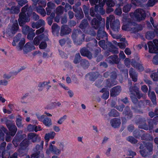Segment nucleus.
<instances>
[{"label": "nucleus", "mask_w": 158, "mask_h": 158, "mask_svg": "<svg viewBox=\"0 0 158 158\" xmlns=\"http://www.w3.org/2000/svg\"><path fill=\"white\" fill-rule=\"evenodd\" d=\"M71 37L74 42L80 45L84 41L85 35L79 29H77L73 31Z\"/></svg>", "instance_id": "1"}, {"label": "nucleus", "mask_w": 158, "mask_h": 158, "mask_svg": "<svg viewBox=\"0 0 158 158\" xmlns=\"http://www.w3.org/2000/svg\"><path fill=\"white\" fill-rule=\"evenodd\" d=\"M25 41L24 39L23 38L19 42L18 47L20 50H22L23 49L24 52L27 53L35 49V47L30 43H27L25 44L24 47H23L25 44Z\"/></svg>", "instance_id": "2"}, {"label": "nucleus", "mask_w": 158, "mask_h": 158, "mask_svg": "<svg viewBox=\"0 0 158 158\" xmlns=\"http://www.w3.org/2000/svg\"><path fill=\"white\" fill-rule=\"evenodd\" d=\"M133 15L136 20L139 22L144 20L146 16L145 11L141 9H136L133 13Z\"/></svg>", "instance_id": "3"}, {"label": "nucleus", "mask_w": 158, "mask_h": 158, "mask_svg": "<svg viewBox=\"0 0 158 158\" xmlns=\"http://www.w3.org/2000/svg\"><path fill=\"white\" fill-rule=\"evenodd\" d=\"M149 48V52L151 53H158V40L155 39L152 41H149L147 43Z\"/></svg>", "instance_id": "4"}, {"label": "nucleus", "mask_w": 158, "mask_h": 158, "mask_svg": "<svg viewBox=\"0 0 158 158\" xmlns=\"http://www.w3.org/2000/svg\"><path fill=\"white\" fill-rule=\"evenodd\" d=\"M19 28L17 20L15 19L12 26L7 29L6 33L9 35L12 36L17 32Z\"/></svg>", "instance_id": "5"}, {"label": "nucleus", "mask_w": 158, "mask_h": 158, "mask_svg": "<svg viewBox=\"0 0 158 158\" xmlns=\"http://www.w3.org/2000/svg\"><path fill=\"white\" fill-rule=\"evenodd\" d=\"M8 6H11L10 8L6 6L4 9L5 10H9L10 14H18L20 12L19 7L15 6V3L14 2H11L9 3Z\"/></svg>", "instance_id": "6"}, {"label": "nucleus", "mask_w": 158, "mask_h": 158, "mask_svg": "<svg viewBox=\"0 0 158 158\" xmlns=\"http://www.w3.org/2000/svg\"><path fill=\"white\" fill-rule=\"evenodd\" d=\"M102 19L99 14H97L95 18H94L92 20L90 24L92 27L95 29H97L99 27L101 23V21Z\"/></svg>", "instance_id": "7"}, {"label": "nucleus", "mask_w": 158, "mask_h": 158, "mask_svg": "<svg viewBox=\"0 0 158 158\" xmlns=\"http://www.w3.org/2000/svg\"><path fill=\"white\" fill-rule=\"evenodd\" d=\"M5 123L10 131L9 132L11 133V135L12 136H14L17 131V128L16 126L12 121L8 120H6Z\"/></svg>", "instance_id": "8"}, {"label": "nucleus", "mask_w": 158, "mask_h": 158, "mask_svg": "<svg viewBox=\"0 0 158 158\" xmlns=\"http://www.w3.org/2000/svg\"><path fill=\"white\" fill-rule=\"evenodd\" d=\"M26 15L25 13L21 12L19 15V18L18 19L19 24L20 26H23L26 22L30 21V18Z\"/></svg>", "instance_id": "9"}, {"label": "nucleus", "mask_w": 158, "mask_h": 158, "mask_svg": "<svg viewBox=\"0 0 158 158\" xmlns=\"http://www.w3.org/2000/svg\"><path fill=\"white\" fill-rule=\"evenodd\" d=\"M146 119L144 117L139 118L136 121L137 124H139V128L145 130H148L149 128L148 125L146 123Z\"/></svg>", "instance_id": "10"}, {"label": "nucleus", "mask_w": 158, "mask_h": 158, "mask_svg": "<svg viewBox=\"0 0 158 158\" xmlns=\"http://www.w3.org/2000/svg\"><path fill=\"white\" fill-rule=\"evenodd\" d=\"M106 61L111 64H118L120 62V60L118 58V56L116 55H114L108 57Z\"/></svg>", "instance_id": "11"}, {"label": "nucleus", "mask_w": 158, "mask_h": 158, "mask_svg": "<svg viewBox=\"0 0 158 158\" xmlns=\"http://www.w3.org/2000/svg\"><path fill=\"white\" fill-rule=\"evenodd\" d=\"M72 32V29L68 25H64L61 27L60 35L63 36L64 35H69Z\"/></svg>", "instance_id": "12"}, {"label": "nucleus", "mask_w": 158, "mask_h": 158, "mask_svg": "<svg viewBox=\"0 0 158 158\" xmlns=\"http://www.w3.org/2000/svg\"><path fill=\"white\" fill-rule=\"evenodd\" d=\"M48 40V38L47 35H44V34L39 35L35 37L33 40V44L34 45H38L40 41H46Z\"/></svg>", "instance_id": "13"}, {"label": "nucleus", "mask_w": 158, "mask_h": 158, "mask_svg": "<svg viewBox=\"0 0 158 158\" xmlns=\"http://www.w3.org/2000/svg\"><path fill=\"white\" fill-rule=\"evenodd\" d=\"M104 5L102 1L100 2L98 4L95 5L94 7L95 12L96 13L99 12L101 15L104 14L105 11L103 8Z\"/></svg>", "instance_id": "14"}, {"label": "nucleus", "mask_w": 158, "mask_h": 158, "mask_svg": "<svg viewBox=\"0 0 158 158\" xmlns=\"http://www.w3.org/2000/svg\"><path fill=\"white\" fill-rule=\"evenodd\" d=\"M40 4H43L44 6H46V3L44 1H41L39 3L40 5L38 6L35 7V10L38 13H40L42 16H45L46 13L44 9L40 5Z\"/></svg>", "instance_id": "15"}, {"label": "nucleus", "mask_w": 158, "mask_h": 158, "mask_svg": "<svg viewBox=\"0 0 158 158\" xmlns=\"http://www.w3.org/2000/svg\"><path fill=\"white\" fill-rule=\"evenodd\" d=\"M72 8L73 11L76 13L75 16L77 19L80 20L83 18L84 15L81 8H75V6H73Z\"/></svg>", "instance_id": "16"}, {"label": "nucleus", "mask_w": 158, "mask_h": 158, "mask_svg": "<svg viewBox=\"0 0 158 158\" xmlns=\"http://www.w3.org/2000/svg\"><path fill=\"white\" fill-rule=\"evenodd\" d=\"M80 52L82 56H86L89 59L92 58V54L87 48L84 47L80 50Z\"/></svg>", "instance_id": "17"}, {"label": "nucleus", "mask_w": 158, "mask_h": 158, "mask_svg": "<svg viewBox=\"0 0 158 158\" xmlns=\"http://www.w3.org/2000/svg\"><path fill=\"white\" fill-rule=\"evenodd\" d=\"M121 91L120 86H116L114 87L110 90V95L111 97H115L119 94Z\"/></svg>", "instance_id": "18"}, {"label": "nucleus", "mask_w": 158, "mask_h": 158, "mask_svg": "<svg viewBox=\"0 0 158 158\" xmlns=\"http://www.w3.org/2000/svg\"><path fill=\"white\" fill-rule=\"evenodd\" d=\"M110 26L111 29L114 31H118L120 27L119 20L118 19L115 20L111 24Z\"/></svg>", "instance_id": "19"}, {"label": "nucleus", "mask_w": 158, "mask_h": 158, "mask_svg": "<svg viewBox=\"0 0 158 158\" xmlns=\"http://www.w3.org/2000/svg\"><path fill=\"white\" fill-rule=\"evenodd\" d=\"M103 38L107 39V34L102 28H99L98 32L97 39L100 40L101 39Z\"/></svg>", "instance_id": "20"}, {"label": "nucleus", "mask_w": 158, "mask_h": 158, "mask_svg": "<svg viewBox=\"0 0 158 158\" xmlns=\"http://www.w3.org/2000/svg\"><path fill=\"white\" fill-rule=\"evenodd\" d=\"M148 95L150 98L151 99L152 102L153 104H156V96L154 91H152L151 89L149 88V89L148 93Z\"/></svg>", "instance_id": "21"}, {"label": "nucleus", "mask_w": 158, "mask_h": 158, "mask_svg": "<svg viewBox=\"0 0 158 158\" xmlns=\"http://www.w3.org/2000/svg\"><path fill=\"white\" fill-rule=\"evenodd\" d=\"M123 114L128 118H131L133 116L132 113L128 106H126L125 108Z\"/></svg>", "instance_id": "22"}, {"label": "nucleus", "mask_w": 158, "mask_h": 158, "mask_svg": "<svg viewBox=\"0 0 158 158\" xmlns=\"http://www.w3.org/2000/svg\"><path fill=\"white\" fill-rule=\"evenodd\" d=\"M121 123V120L119 119L114 118L111 119L110 121L111 126L115 128L119 127Z\"/></svg>", "instance_id": "23"}, {"label": "nucleus", "mask_w": 158, "mask_h": 158, "mask_svg": "<svg viewBox=\"0 0 158 158\" xmlns=\"http://www.w3.org/2000/svg\"><path fill=\"white\" fill-rule=\"evenodd\" d=\"M26 11H27V14L28 16H29L32 12V10L31 6L29 7L28 5H27L22 8L21 12H22L23 13H25Z\"/></svg>", "instance_id": "24"}, {"label": "nucleus", "mask_w": 158, "mask_h": 158, "mask_svg": "<svg viewBox=\"0 0 158 158\" xmlns=\"http://www.w3.org/2000/svg\"><path fill=\"white\" fill-rule=\"evenodd\" d=\"M143 29V27L141 24L137 25L135 27L131 28L130 31L132 33H136L140 31H142Z\"/></svg>", "instance_id": "25"}, {"label": "nucleus", "mask_w": 158, "mask_h": 158, "mask_svg": "<svg viewBox=\"0 0 158 158\" xmlns=\"http://www.w3.org/2000/svg\"><path fill=\"white\" fill-rule=\"evenodd\" d=\"M89 24L87 19H85L82 20L79 27L81 30L85 29L87 27L89 26Z\"/></svg>", "instance_id": "26"}, {"label": "nucleus", "mask_w": 158, "mask_h": 158, "mask_svg": "<svg viewBox=\"0 0 158 158\" xmlns=\"http://www.w3.org/2000/svg\"><path fill=\"white\" fill-rule=\"evenodd\" d=\"M129 75L132 79H137L138 77L137 73L132 68L130 69L129 71Z\"/></svg>", "instance_id": "27"}, {"label": "nucleus", "mask_w": 158, "mask_h": 158, "mask_svg": "<svg viewBox=\"0 0 158 158\" xmlns=\"http://www.w3.org/2000/svg\"><path fill=\"white\" fill-rule=\"evenodd\" d=\"M28 140H31L33 142H35L38 139V135L34 133H30L28 135Z\"/></svg>", "instance_id": "28"}, {"label": "nucleus", "mask_w": 158, "mask_h": 158, "mask_svg": "<svg viewBox=\"0 0 158 158\" xmlns=\"http://www.w3.org/2000/svg\"><path fill=\"white\" fill-rule=\"evenodd\" d=\"M29 144L28 140L27 139H24L20 143L19 147L26 149Z\"/></svg>", "instance_id": "29"}, {"label": "nucleus", "mask_w": 158, "mask_h": 158, "mask_svg": "<svg viewBox=\"0 0 158 158\" xmlns=\"http://www.w3.org/2000/svg\"><path fill=\"white\" fill-rule=\"evenodd\" d=\"M81 65L84 69L88 68L89 66V61L85 60L82 59L80 61Z\"/></svg>", "instance_id": "30"}, {"label": "nucleus", "mask_w": 158, "mask_h": 158, "mask_svg": "<svg viewBox=\"0 0 158 158\" xmlns=\"http://www.w3.org/2000/svg\"><path fill=\"white\" fill-rule=\"evenodd\" d=\"M155 36V34L153 31H148L146 33L145 37L148 40H150L153 39Z\"/></svg>", "instance_id": "31"}, {"label": "nucleus", "mask_w": 158, "mask_h": 158, "mask_svg": "<svg viewBox=\"0 0 158 158\" xmlns=\"http://www.w3.org/2000/svg\"><path fill=\"white\" fill-rule=\"evenodd\" d=\"M108 115L110 117H117L119 116V113L116 110L113 109L109 113Z\"/></svg>", "instance_id": "32"}, {"label": "nucleus", "mask_w": 158, "mask_h": 158, "mask_svg": "<svg viewBox=\"0 0 158 158\" xmlns=\"http://www.w3.org/2000/svg\"><path fill=\"white\" fill-rule=\"evenodd\" d=\"M10 151L4 150L1 152L0 157H2V158H9L10 155Z\"/></svg>", "instance_id": "33"}, {"label": "nucleus", "mask_w": 158, "mask_h": 158, "mask_svg": "<svg viewBox=\"0 0 158 158\" xmlns=\"http://www.w3.org/2000/svg\"><path fill=\"white\" fill-rule=\"evenodd\" d=\"M106 83L107 86L109 87H111L117 84V82L115 81V80H107Z\"/></svg>", "instance_id": "34"}, {"label": "nucleus", "mask_w": 158, "mask_h": 158, "mask_svg": "<svg viewBox=\"0 0 158 158\" xmlns=\"http://www.w3.org/2000/svg\"><path fill=\"white\" fill-rule=\"evenodd\" d=\"M102 1L104 5L106 3L108 7H113L114 5V3L112 0H103Z\"/></svg>", "instance_id": "35"}, {"label": "nucleus", "mask_w": 158, "mask_h": 158, "mask_svg": "<svg viewBox=\"0 0 158 158\" xmlns=\"http://www.w3.org/2000/svg\"><path fill=\"white\" fill-rule=\"evenodd\" d=\"M139 152L141 156L144 157L147 156L151 154V153L145 148L144 149L141 150Z\"/></svg>", "instance_id": "36"}, {"label": "nucleus", "mask_w": 158, "mask_h": 158, "mask_svg": "<svg viewBox=\"0 0 158 158\" xmlns=\"http://www.w3.org/2000/svg\"><path fill=\"white\" fill-rule=\"evenodd\" d=\"M4 132L6 134L9 132V131H8L7 129L4 127H2L1 128V129H0V139H3V137L4 135V134L3 132Z\"/></svg>", "instance_id": "37"}, {"label": "nucleus", "mask_w": 158, "mask_h": 158, "mask_svg": "<svg viewBox=\"0 0 158 158\" xmlns=\"http://www.w3.org/2000/svg\"><path fill=\"white\" fill-rule=\"evenodd\" d=\"M64 7L61 6H59L56 9V13L58 15L62 14L64 12Z\"/></svg>", "instance_id": "38"}, {"label": "nucleus", "mask_w": 158, "mask_h": 158, "mask_svg": "<svg viewBox=\"0 0 158 158\" xmlns=\"http://www.w3.org/2000/svg\"><path fill=\"white\" fill-rule=\"evenodd\" d=\"M142 139L146 140H153V137L150 135L148 134H144L142 136Z\"/></svg>", "instance_id": "39"}, {"label": "nucleus", "mask_w": 158, "mask_h": 158, "mask_svg": "<svg viewBox=\"0 0 158 158\" xmlns=\"http://www.w3.org/2000/svg\"><path fill=\"white\" fill-rule=\"evenodd\" d=\"M22 30L23 33L25 34H27L31 31H33V30L32 28H30L29 26H27L23 27Z\"/></svg>", "instance_id": "40"}, {"label": "nucleus", "mask_w": 158, "mask_h": 158, "mask_svg": "<svg viewBox=\"0 0 158 158\" xmlns=\"http://www.w3.org/2000/svg\"><path fill=\"white\" fill-rule=\"evenodd\" d=\"M132 7L131 5L130 4H127L124 6L123 8V12L125 13H127L129 11Z\"/></svg>", "instance_id": "41"}, {"label": "nucleus", "mask_w": 158, "mask_h": 158, "mask_svg": "<svg viewBox=\"0 0 158 158\" xmlns=\"http://www.w3.org/2000/svg\"><path fill=\"white\" fill-rule=\"evenodd\" d=\"M85 33L86 34L90 35L92 36H94L96 35V33L94 29L90 27L86 30L85 31Z\"/></svg>", "instance_id": "42"}, {"label": "nucleus", "mask_w": 158, "mask_h": 158, "mask_svg": "<svg viewBox=\"0 0 158 158\" xmlns=\"http://www.w3.org/2000/svg\"><path fill=\"white\" fill-rule=\"evenodd\" d=\"M98 74L95 73H90L87 74L86 76L87 78L90 79H96L98 78Z\"/></svg>", "instance_id": "43"}, {"label": "nucleus", "mask_w": 158, "mask_h": 158, "mask_svg": "<svg viewBox=\"0 0 158 158\" xmlns=\"http://www.w3.org/2000/svg\"><path fill=\"white\" fill-rule=\"evenodd\" d=\"M43 122L45 126L48 127H49L52 125L51 119L48 118H45L43 121Z\"/></svg>", "instance_id": "44"}, {"label": "nucleus", "mask_w": 158, "mask_h": 158, "mask_svg": "<svg viewBox=\"0 0 158 158\" xmlns=\"http://www.w3.org/2000/svg\"><path fill=\"white\" fill-rule=\"evenodd\" d=\"M146 148L150 153L152 152L153 150V145L150 143H146Z\"/></svg>", "instance_id": "45"}, {"label": "nucleus", "mask_w": 158, "mask_h": 158, "mask_svg": "<svg viewBox=\"0 0 158 158\" xmlns=\"http://www.w3.org/2000/svg\"><path fill=\"white\" fill-rule=\"evenodd\" d=\"M60 27L57 24L54 23L52 26V32H58L60 29Z\"/></svg>", "instance_id": "46"}, {"label": "nucleus", "mask_w": 158, "mask_h": 158, "mask_svg": "<svg viewBox=\"0 0 158 158\" xmlns=\"http://www.w3.org/2000/svg\"><path fill=\"white\" fill-rule=\"evenodd\" d=\"M153 122L152 119H148V127L149 128L148 130L149 131L152 130L154 127Z\"/></svg>", "instance_id": "47"}, {"label": "nucleus", "mask_w": 158, "mask_h": 158, "mask_svg": "<svg viewBox=\"0 0 158 158\" xmlns=\"http://www.w3.org/2000/svg\"><path fill=\"white\" fill-rule=\"evenodd\" d=\"M131 4L136 6H139L143 3L141 0H131Z\"/></svg>", "instance_id": "48"}, {"label": "nucleus", "mask_w": 158, "mask_h": 158, "mask_svg": "<svg viewBox=\"0 0 158 158\" xmlns=\"http://www.w3.org/2000/svg\"><path fill=\"white\" fill-rule=\"evenodd\" d=\"M49 148L50 150L53 152L55 154H59L60 152L59 150L57 149L56 147H54L52 144L50 145Z\"/></svg>", "instance_id": "49"}, {"label": "nucleus", "mask_w": 158, "mask_h": 158, "mask_svg": "<svg viewBox=\"0 0 158 158\" xmlns=\"http://www.w3.org/2000/svg\"><path fill=\"white\" fill-rule=\"evenodd\" d=\"M34 30L33 31H31L28 33V34L27 35V38L29 40H32L33 39V38L35 36V33L34 32Z\"/></svg>", "instance_id": "50"}, {"label": "nucleus", "mask_w": 158, "mask_h": 158, "mask_svg": "<svg viewBox=\"0 0 158 158\" xmlns=\"http://www.w3.org/2000/svg\"><path fill=\"white\" fill-rule=\"evenodd\" d=\"M81 58V56L80 54L79 53L76 54L75 55V57L73 61L74 63L75 64L78 63L79 62Z\"/></svg>", "instance_id": "51"}, {"label": "nucleus", "mask_w": 158, "mask_h": 158, "mask_svg": "<svg viewBox=\"0 0 158 158\" xmlns=\"http://www.w3.org/2000/svg\"><path fill=\"white\" fill-rule=\"evenodd\" d=\"M26 149H25L19 147L17 151L19 155L22 156L26 154Z\"/></svg>", "instance_id": "52"}, {"label": "nucleus", "mask_w": 158, "mask_h": 158, "mask_svg": "<svg viewBox=\"0 0 158 158\" xmlns=\"http://www.w3.org/2000/svg\"><path fill=\"white\" fill-rule=\"evenodd\" d=\"M99 45L104 49H106L107 47L105 44V41L104 40H102L99 41L98 42Z\"/></svg>", "instance_id": "53"}, {"label": "nucleus", "mask_w": 158, "mask_h": 158, "mask_svg": "<svg viewBox=\"0 0 158 158\" xmlns=\"http://www.w3.org/2000/svg\"><path fill=\"white\" fill-rule=\"evenodd\" d=\"M19 140L17 137H14L13 139L12 142L15 147H17L19 145Z\"/></svg>", "instance_id": "54"}, {"label": "nucleus", "mask_w": 158, "mask_h": 158, "mask_svg": "<svg viewBox=\"0 0 158 158\" xmlns=\"http://www.w3.org/2000/svg\"><path fill=\"white\" fill-rule=\"evenodd\" d=\"M102 0H89V3L92 6L97 5L98 3H99L102 2Z\"/></svg>", "instance_id": "55"}, {"label": "nucleus", "mask_w": 158, "mask_h": 158, "mask_svg": "<svg viewBox=\"0 0 158 158\" xmlns=\"http://www.w3.org/2000/svg\"><path fill=\"white\" fill-rule=\"evenodd\" d=\"M109 51L113 54H118V48L114 46H113L111 49H110Z\"/></svg>", "instance_id": "56"}, {"label": "nucleus", "mask_w": 158, "mask_h": 158, "mask_svg": "<svg viewBox=\"0 0 158 158\" xmlns=\"http://www.w3.org/2000/svg\"><path fill=\"white\" fill-rule=\"evenodd\" d=\"M127 139L128 141L132 143H135L137 142V140L132 136H129Z\"/></svg>", "instance_id": "57"}, {"label": "nucleus", "mask_w": 158, "mask_h": 158, "mask_svg": "<svg viewBox=\"0 0 158 158\" xmlns=\"http://www.w3.org/2000/svg\"><path fill=\"white\" fill-rule=\"evenodd\" d=\"M36 22L38 28L44 25L45 24L44 21L42 19L39 20Z\"/></svg>", "instance_id": "58"}, {"label": "nucleus", "mask_w": 158, "mask_h": 158, "mask_svg": "<svg viewBox=\"0 0 158 158\" xmlns=\"http://www.w3.org/2000/svg\"><path fill=\"white\" fill-rule=\"evenodd\" d=\"M6 145V143L4 142L2 143L0 146V156H1V152L5 150V147Z\"/></svg>", "instance_id": "59"}, {"label": "nucleus", "mask_w": 158, "mask_h": 158, "mask_svg": "<svg viewBox=\"0 0 158 158\" xmlns=\"http://www.w3.org/2000/svg\"><path fill=\"white\" fill-rule=\"evenodd\" d=\"M11 133L10 132H8L6 134L5 140L6 141L9 142L11 140Z\"/></svg>", "instance_id": "60"}, {"label": "nucleus", "mask_w": 158, "mask_h": 158, "mask_svg": "<svg viewBox=\"0 0 158 158\" xmlns=\"http://www.w3.org/2000/svg\"><path fill=\"white\" fill-rule=\"evenodd\" d=\"M114 43L115 44H117L118 45L119 47L120 48L123 49L124 48L126 47V44L124 43H117L116 41L114 42Z\"/></svg>", "instance_id": "61"}, {"label": "nucleus", "mask_w": 158, "mask_h": 158, "mask_svg": "<svg viewBox=\"0 0 158 158\" xmlns=\"http://www.w3.org/2000/svg\"><path fill=\"white\" fill-rule=\"evenodd\" d=\"M114 13L117 15L120 16L122 13V9L120 8H118L114 11Z\"/></svg>", "instance_id": "62"}, {"label": "nucleus", "mask_w": 158, "mask_h": 158, "mask_svg": "<svg viewBox=\"0 0 158 158\" xmlns=\"http://www.w3.org/2000/svg\"><path fill=\"white\" fill-rule=\"evenodd\" d=\"M72 9V6L69 4L66 3L64 6L65 12H67L68 10H71Z\"/></svg>", "instance_id": "63"}, {"label": "nucleus", "mask_w": 158, "mask_h": 158, "mask_svg": "<svg viewBox=\"0 0 158 158\" xmlns=\"http://www.w3.org/2000/svg\"><path fill=\"white\" fill-rule=\"evenodd\" d=\"M151 77L152 79H158V69L157 72L152 73L151 75Z\"/></svg>", "instance_id": "64"}]
</instances>
